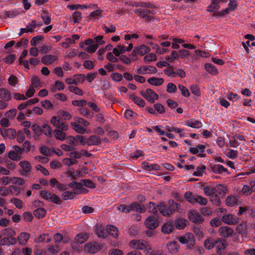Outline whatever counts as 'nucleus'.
<instances>
[{
    "instance_id": "a211bd4d",
    "label": "nucleus",
    "mask_w": 255,
    "mask_h": 255,
    "mask_svg": "<svg viewBox=\"0 0 255 255\" xmlns=\"http://www.w3.org/2000/svg\"><path fill=\"white\" fill-rule=\"evenodd\" d=\"M219 233L221 236L224 238H228L232 236L233 230L228 226H223L219 228Z\"/></svg>"
},
{
    "instance_id": "2eb2a0df",
    "label": "nucleus",
    "mask_w": 255,
    "mask_h": 255,
    "mask_svg": "<svg viewBox=\"0 0 255 255\" xmlns=\"http://www.w3.org/2000/svg\"><path fill=\"white\" fill-rule=\"evenodd\" d=\"M205 146L204 145H198L196 147H192L190 148L189 151L191 154H196L199 153L198 156L201 157L205 156Z\"/></svg>"
},
{
    "instance_id": "ea45409f",
    "label": "nucleus",
    "mask_w": 255,
    "mask_h": 255,
    "mask_svg": "<svg viewBox=\"0 0 255 255\" xmlns=\"http://www.w3.org/2000/svg\"><path fill=\"white\" fill-rule=\"evenodd\" d=\"M51 240V237L48 234H43L40 235L39 237L35 240L37 243H48Z\"/></svg>"
},
{
    "instance_id": "6ab92c4d",
    "label": "nucleus",
    "mask_w": 255,
    "mask_h": 255,
    "mask_svg": "<svg viewBox=\"0 0 255 255\" xmlns=\"http://www.w3.org/2000/svg\"><path fill=\"white\" fill-rule=\"evenodd\" d=\"M225 204L229 207H233L238 205V198L237 196L229 195L225 199Z\"/></svg>"
},
{
    "instance_id": "5701e85b",
    "label": "nucleus",
    "mask_w": 255,
    "mask_h": 255,
    "mask_svg": "<svg viewBox=\"0 0 255 255\" xmlns=\"http://www.w3.org/2000/svg\"><path fill=\"white\" fill-rule=\"evenodd\" d=\"M17 243V239L14 237H5L0 240V244L2 245H14Z\"/></svg>"
},
{
    "instance_id": "6e6d98bb",
    "label": "nucleus",
    "mask_w": 255,
    "mask_h": 255,
    "mask_svg": "<svg viewBox=\"0 0 255 255\" xmlns=\"http://www.w3.org/2000/svg\"><path fill=\"white\" fill-rule=\"evenodd\" d=\"M184 198L188 202L192 204L195 203V195H193L191 192H186L184 194Z\"/></svg>"
},
{
    "instance_id": "f257e3e1",
    "label": "nucleus",
    "mask_w": 255,
    "mask_h": 255,
    "mask_svg": "<svg viewBox=\"0 0 255 255\" xmlns=\"http://www.w3.org/2000/svg\"><path fill=\"white\" fill-rule=\"evenodd\" d=\"M129 246L134 250L143 251L146 254L149 253V251L152 249L147 242L142 240H133L129 243Z\"/></svg>"
},
{
    "instance_id": "3c124183",
    "label": "nucleus",
    "mask_w": 255,
    "mask_h": 255,
    "mask_svg": "<svg viewBox=\"0 0 255 255\" xmlns=\"http://www.w3.org/2000/svg\"><path fill=\"white\" fill-rule=\"evenodd\" d=\"M64 87L65 86L62 82L56 81L55 82V84L51 87V91L52 92H54L56 90H63L64 89Z\"/></svg>"
},
{
    "instance_id": "c85d7f7f",
    "label": "nucleus",
    "mask_w": 255,
    "mask_h": 255,
    "mask_svg": "<svg viewBox=\"0 0 255 255\" xmlns=\"http://www.w3.org/2000/svg\"><path fill=\"white\" fill-rule=\"evenodd\" d=\"M89 234L86 233H81L76 235L75 238V242L77 244H83L89 238Z\"/></svg>"
},
{
    "instance_id": "de8ad7c7",
    "label": "nucleus",
    "mask_w": 255,
    "mask_h": 255,
    "mask_svg": "<svg viewBox=\"0 0 255 255\" xmlns=\"http://www.w3.org/2000/svg\"><path fill=\"white\" fill-rule=\"evenodd\" d=\"M156 60L157 56L153 53H149L146 55L143 58V60L146 63L155 61Z\"/></svg>"
},
{
    "instance_id": "c03bdc74",
    "label": "nucleus",
    "mask_w": 255,
    "mask_h": 255,
    "mask_svg": "<svg viewBox=\"0 0 255 255\" xmlns=\"http://www.w3.org/2000/svg\"><path fill=\"white\" fill-rule=\"evenodd\" d=\"M46 213V210L43 208H38L34 211V215L37 218L40 219L45 216Z\"/></svg>"
},
{
    "instance_id": "7c9ffc66",
    "label": "nucleus",
    "mask_w": 255,
    "mask_h": 255,
    "mask_svg": "<svg viewBox=\"0 0 255 255\" xmlns=\"http://www.w3.org/2000/svg\"><path fill=\"white\" fill-rule=\"evenodd\" d=\"M220 8V6L217 0H211V4L208 6L207 10L209 12H216Z\"/></svg>"
},
{
    "instance_id": "4be33fe9",
    "label": "nucleus",
    "mask_w": 255,
    "mask_h": 255,
    "mask_svg": "<svg viewBox=\"0 0 255 255\" xmlns=\"http://www.w3.org/2000/svg\"><path fill=\"white\" fill-rule=\"evenodd\" d=\"M216 248L217 254H221L227 247V242L225 240L218 239L215 241Z\"/></svg>"
},
{
    "instance_id": "b1692460",
    "label": "nucleus",
    "mask_w": 255,
    "mask_h": 255,
    "mask_svg": "<svg viewBox=\"0 0 255 255\" xmlns=\"http://www.w3.org/2000/svg\"><path fill=\"white\" fill-rule=\"evenodd\" d=\"M65 130L61 129H55L53 130L54 137L57 140L63 141L66 138V134Z\"/></svg>"
},
{
    "instance_id": "f3484780",
    "label": "nucleus",
    "mask_w": 255,
    "mask_h": 255,
    "mask_svg": "<svg viewBox=\"0 0 255 255\" xmlns=\"http://www.w3.org/2000/svg\"><path fill=\"white\" fill-rule=\"evenodd\" d=\"M129 206V212L133 211L137 213H141L144 212L145 208L143 205H140L137 202L131 203Z\"/></svg>"
},
{
    "instance_id": "f8f14e48",
    "label": "nucleus",
    "mask_w": 255,
    "mask_h": 255,
    "mask_svg": "<svg viewBox=\"0 0 255 255\" xmlns=\"http://www.w3.org/2000/svg\"><path fill=\"white\" fill-rule=\"evenodd\" d=\"M141 95L151 102H153L158 98V95L150 89H147L145 92H142Z\"/></svg>"
},
{
    "instance_id": "8fccbe9b",
    "label": "nucleus",
    "mask_w": 255,
    "mask_h": 255,
    "mask_svg": "<svg viewBox=\"0 0 255 255\" xmlns=\"http://www.w3.org/2000/svg\"><path fill=\"white\" fill-rule=\"evenodd\" d=\"M203 191L206 196H210L215 193H217V190L216 188L212 186H206L203 188Z\"/></svg>"
},
{
    "instance_id": "6e6552de",
    "label": "nucleus",
    "mask_w": 255,
    "mask_h": 255,
    "mask_svg": "<svg viewBox=\"0 0 255 255\" xmlns=\"http://www.w3.org/2000/svg\"><path fill=\"white\" fill-rule=\"evenodd\" d=\"M58 57L56 55L48 54L41 58V62L46 65H54L57 64Z\"/></svg>"
},
{
    "instance_id": "473e14b6",
    "label": "nucleus",
    "mask_w": 255,
    "mask_h": 255,
    "mask_svg": "<svg viewBox=\"0 0 255 255\" xmlns=\"http://www.w3.org/2000/svg\"><path fill=\"white\" fill-rule=\"evenodd\" d=\"M101 143L100 137L96 135H91L87 139L88 145H98Z\"/></svg>"
},
{
    "instance_id": "49530a36",
    "label": "nucleus",
    "mask_w": 255,
    "mask_h": 255,
    "mask_svg": "<svg viewBox=\"0 0 255 255\" xmlns=\"http://www.w3.org/2000/svg\"><path fill=\"white\" fill-rule=\"evenodd\" d=\"M134 12L138 16L143 18H146L150 13L149 10L143 9H136Z\"/></svg>"
},
{
    "instance_id": "0eeeda50",
    "label": "nucleus",
    "mask_w": 255,
    "mask_h": 255,
    "mask_svg": "<svg viewBox=\"0 0 255 255\" xmlns=\"http://www.w3.org/2000/svg\"><path fill=\"white\" fill-rule=\"evenodd\" d=\"M144 224L146 228L155 229L159 225V222L155 216H149L145 221Z\"/></svg>"
},
{
    "instance_id": "cd10ccee",
    "label": "nucleus",
    "mask_w": 255,
    "mask_h": 255,
    "mask_svg": "<svg viewBox=\"0 0 255 255\" xmlns=\"http://www.w3.org/2000/svg\"><path fill=\"white\" fill-rule=\"evenodd\" d=\"M174 229L173 224L171 222H167L163 224L161 228L162 233L166 234H170Z\"/></svg>"
},
{
    "instance_id": "58836bf2",
    "label": "nucleus",
    "mask_w": 255,
    "mask_h": 255,
    "mask_svg": "<svg viewBox=\"0 0 255 255\" xmlns=\"http://www.w3.org/2000/svg\"><path fill=\"white\" fill-rule=\"evenodd\" d=\"M204 245L207 250H211L214 248L215 245V241L213 239L208 238L205 240Z\"/></svg>"
},
{
    "instance_id": "9d476101",
    "label": "nucleus",
    "mask_w": 255,
    "mask_h": 255,
    "mask_svg": "<svg viewBox=\"0 0 255 255\" xmlns=\"http://www.w3.org/2000/svg\"><path fill=\"white\" fill-rule=\"evenodd\" d=\"M222 221L228 225H235L239 222V218L232 214H225L222 216Z\"/></svg>"
},
{
    "instance_id": "7ed1b4c3",
    "label": "nucleus",
    "mask_w": 255,
    "mask_h": 255,
    "mask_svg": "<svg viewBox=\"0 0 255 255\" xmlns=\"http://www.w3.org/2000/svg\"><path fill=\"white\" fill-rule=\"evenodd\" d=\"M135 71L138 74L146 75L156 73L157 69L151 65H142L137 66L135 69Z\"/></svg>"
},
{
    "instance_id": "603ef678",
    "label": "nucleus",
    "mask_w": 255,
    "mask_h": 255,
    "mask_svg": "<svg viewBox=\"0 0 255 255\" xmlns=\"http://www.w3.org/2000/svg\"><path fill=\"white\" fill-rule=\"evenodd\" d=\"M170 207H168L169 214H171L173 212L177 211L179 208V205L175 203L173 200H170L168 201Z\"/></svg>"
},
{
    "instance_id": "f704fd0d",
    "label": "nucleus",
    "mask_w": 255,
    "mask_h": 255,
    "mask_svg": "<svg viewBox=\"0 0 255 255\" xmlns=\"http://www.w3.org/2000/svg\"><path fill=\"white\" fill-rule=\"evenodd\" d=\"M188 221L183 218H180L177 219L175 221V226L176 228L179 230H182L185 228L187 225Z\"/></svg>"
},
{
    "instance_id": "c9c22d12",
    "label": "nucleus",
    "mask_w": 255,
    "mask_h": 255,
    "mask_svg": "<svg viewBox=\"0 0 255 255\" xmlns=\"http://www.w3.org/2000/svg\"><path fill=\"white\" fill-rule=\"evenodd\" d=\"M2 236L4 237H14L16 235V232L11 228H7L2 229L0 231Z\"/></svg>"
},
{
    "instance_id": "bb28decb",
    "label": "nucleus",
    "mask_w": 255,
    "mask_h": 255,
    "mask_svg": "<svg viewBox=\"0 0 255 255\" xmlns=\"http://www.w3.org/2000/svg\"><path fill=\"white\" fill-rule=\"evenodd\" d=\"M68 186L72 189L73 192L75 194H79V192L80 191L82 187L83 186V184H82V182H72L69 183L68 184Z\"/></svg>"
},
{
    "instance_id": "4468645a",
    "label": "nucleus",
    "mask_w": 255,
    "mask_h": 255,
    "mask_svg": "<svg viewBox=\"0 0 255 255\" xmlns=\"http://www.w3.org/2000/svg\"><path fill=\"white\" fill-rule=\"evenodd\" d=\"M179 245L176 241H172L168 243L166 245L167 252L172 254L177 253L179 251Z\"/></svg>"
},
{
    "instance_id": "0e129e2a",
    "label": "nucleus",
    "mask_w": 255,
    "mask_h": 255,
    "mask_svg": "<svg viewBox=\"0 0 255 255\" xmlns=\"http://www.w3.org/2000/svg\"><path fill=\"white\" fill-rule=\"evenodd\" d=\"M102 29L106 34L113 33L116 31V27L114 25H111L109 27L105 24L102 25Z\"/></svg>"
},
{
    "instance_id": "dca6fc26",
    "label": "nucleus",
    "mask_w": 255,
    "mask_h": 255,
    "mask_svg": "<svg viewBox=\"0 0 255 255\" xmlns=\"http://www.w3.org/2000/svg\"><path fill=\"white\" fill-rule=\"evenodd\" d=\"M209 167L211 171L214 174H221L227 171V169L220 164H210Z\"/></svg>"
},
{
    "instance_id": "052dcab7",
    "label": "nucleus",
    "mask_w": 255,
    "mask_h": 255,
    "mask_svg": "<svg viewBox=\"0 0 255 255\" xmlns=\"http://www.w3.org/2000/svg\"><path fill=\"white\" fill-rule=\"evenodd\" d=\"M207 199L204 197L200 195H195V203H198L200 205L205 206L207 204Z\"/></svg>"
},
{
    "instance_id": "09e8293b",
    "label": "nucleus",
    "mask_w": 255,
    "mask_h": 255,
    "mask_svg": "<svg viewBox=\"0 0 255 255\" xmlns=\"http://www.w3.org/2000/svg\"><path fill=\"white\" fill-rule=\"evenodd\" d=\"M2 135L10 139H14L16 136V131L12 128H8L4 131Z\"/></svg>"
},
{
    "instance_id": "ddd939ff",
    "label": "nucleus",
    "mask_w": 255,
    "mask_h": 255,
    "mask_svg": "<svg viewBox=\"0 0 255 255\" xmlns=\"http://www.w3.org/2000/svg\"><path fill=\"white\" fill-rule=\"evenodd\" d=\"M31 235L30 234L26 232H21L17 236L16 239L17 242L20 245L25 246L28 243Z\"/></svg>"
},
{
    "instance_id": "4d7b16f0",
    "label": "nucleus",
    "mask_w": 255,
    "mask_h": 255,
    "mask_svg": "<svg viewBox=\"0 0 255 255\" xmlns=\"http://www.w3.org/2000/svg\"><path fill=\"white\" fill-rule=\"evenodd\" d=\"M125 116L128 120H131L136 118L137 114L130 110H126L125 112Z\"/></svg>"
},
{
    "instance_id": "1a4fd4ad",
    "label": "nucleus",
    "mask_w": 255,
    "mask_h": 255,
    "mask_svg": "<svg viewBox=\"0 0 255 255\" xmlns=\"http://www.w3.org/2000/svg\"><path fill=\"white\" fill-rule=\"evenodd\" d=\"M188 215L189 219L193 223L200 224L203 222L202 216L195 210H190Z\"/></svg>"
},
{
    "instance_id": "39448f33",
    "label": "nucleus",
    "mask_w": 255,
    "mask_h": 255,
    "mask_svg": "<svg viewBox=\"0 0 255 255\" xmlns=\"http://www.w3.org/2000/svg\"><path fill=\"white\" fill-rule=\"evenodd\" d=\"M51 124L56 128L55 129H61L67 131L69 129L68 126L61 121L59 117L52 116L50 119Z\"/></svg>"
},
{
    "instance_id": "e433bc0d",
    "label": "nucleus",
    "mask_w": 255,
    "mask_h": 255,
    "mask_svg": "<svg viewBox=\"0 0 255 255\" xmlns=\"http://www.w3.org/2000/svg\"><path fill=\"white\" fill-rule=\"evenodd\" d=\"M0 98L5 101H8L11 99L10 92L5 89H0Z\"/></svg>"
},
{
    "instance_id": "aec40b11",
    "label": "nucleus",
    "mask_w": 255,
    "mask_h": 255,
    "mask_svg": "<svg viewBox=\"0 0 255 255\" xmlns=\"http://www.w3.org/2000/svg\"><path fill=\"white\" fill-rule=\"evenodd\" d=\"M53 240L55 243L66 244L69 241V238L68 236H63L61 234L57 233L54 234Z\"/></svg>"
},
{
    "instance_id": "393cba45",
    "label": "nucleus",
    "mask_w": 255,
    "mask_h": 255,
    "mask_svg": "<svg viewBox=\"0 0 255 255\" xmlns=\"http://www.w3.org/2000/svg\"><path fill=\"white\" fill-rule=\"evenodd\" d=\"M96 233L98 237L99 238H105L108 236L107 228L105 229L103 226L99 224L96 226Z\"/></svg>"
},
{
    "instance_id": "bf43d9fd",
    "label": "nucleus",
    "mask_w": 255,
    "mask_h": 255,
    "mask_svg": "<svg viewBox=\"0 0 255 255\" xmlns=\"http://www.w3.org/2000/svg\"><path fill=\"white\" fill-rule=\"evenodd\" d=\"M8 157L10 159L13 161H17L21 158V156L13 150L8 152Z\"/></svg>"
},
{
    "instance_id": "a18cd8bd",
    "label": "nucleus",
    "mask_w": 255,
    "mask_h": 255,
    "mask_svg": "<svg viewBox=\"0 0 255 255\" xmlns=\"http://www.w3.org/2000/svg\"><path fill=\"white\" fill-rule=\"evenodd\" d=\"M103 10L100 8H98L94 10L89 14V17L93 18L94 19H99L103 17Z\"/></svg>"
},
{
    "instance_id": "423d86ee",
    "label": "nucleus",
    "mask_w": 255,
    "mask_h": 255,
    "mask_svg": "<svg viewBox=\"0 0 255 255\" xmlns=\"http://www.w3.org/2000/svg\"><path fill=\"white\" fill-rule=\"evenodd\" d=\"M19 166L20 167L19 171L23 176L28 175L31 171L32 166L30 163L27 160H22L20 161Z\"/></svg>"
},
{
    "instance_id": "c756f323",
    "label": "nucleus",
    "mask_w": 255,
    "mask_h": 255,
    "mask_svg": "<svg viewBox=\"0 0 255 255\" xmlns=\"http://www.w3.org/2000/svg\"><path fill=\"white\" fill-rule=\"evenodd\" d=\"M107 235L109 234L111 236L114 238H117L119 235V231L117 227L113 225H108L107 226Z\"/></svg>"
},
{
    "instance_id": "2f4dec72",
    "label": "nucleus",
    "mask_w": 255,
    "mask_h": 255,
    "mask_svg": "<svg viewBox=\"0 0 255 255\" xmlns=\"http://www.w3.org/2000/svg\"><path fill=\"white\" fill-rule=\"evenodd\" d=\"M135 48L136 49V52L138 53V55L140 56L145 55L146 53L149 52L150 50V49L148 46H147L144 44L138 46H136Z\"/></svg>"
},
{
    "instance_id": "37998d69",
    "label": "nucleus",
    "mask_w": 255,
    "mask_h": 255,
    "mask_svg": "<svg viewBox=\"0 0 255 255\" xmlns=\"http://www.w3.org/2000/svg\"><path fill=\"white\" fill-rule=\"evenodd\" d=\"M158 210L163 216L170 215L168 207L163 203H160L158 205Z\"/></svg>"
},
{
    "instance_id": "864d4df0",
    "label": "nucleus",
    "mask_w": 255,
    "mask_h": 255,
    "mask_svg": "<svg viewBox=\"0 0 255 255\" xmlns=\"http://www.w3.org/2000/svg\"><path fill=\"white\" fill-rule=\"evenodd\" d=\"M43 129V132L44 134L48 137L52 136V128L51 127L47 124H43L42 126Z\"/></svg>"
},
{
    "instance_id": "79ce46f5",
    "label": "nucleus",
    "mask_w": 255,
    "mask_h": 255,
    "mask_svg": "<svg viewBox=\"0 0 255 255\" xmlns=\"http://www.w3.org/2000/svg\"><path fill=\"white\" fill-rule=\"evenodd\" d=\"M126 47L123 45H119L113 50V52L116 56H119L121 54L126 52Z\"/></svg>"
},
{
    "instance_id": "e2e57ef3",
    "label": "nucleus",
    "mask_w": 255,
    "mask_h": 255,
    "mask_svg": "<svg viewBox=\"0 0 255 255\" xmlns=\"http://www.w3.org/2000/svg\"><path fill=\"white\" fill-rule=\"evenodd\" d=\"M10 202L13 204L14 206L18 209H21L23 205V202L17 198H13L11 199L10 200Z\"/></svg>"
},
{
    "instance_id": "69168bd1",
    "label": "nucleus",
    "mask_w": 255,
    "mask_h": 255,
    "mask_svg": "<svg viewBox=\"0 0 255 255\" xmlns=\"http://www.w3.org/2000/svg\"><path fill=\"white\" fill-rule=\"evenodd\" d=\"M178 89L181 91V94L185 97H188L190 96V92L189 90L183 85L179 84L178 85Z\"/></svg>"
},
{
    "instance_id": "f03ea898",
    "label": "nucleus",
    "mask_w": 255,
    "mask_h": 255,
    "mask_svg": "<svg viewBox=\"0 0 255 255\" xmlns=\"http://www.w3.org/2000/svg\"><path fill=\"white\" fill-rule=\"evenodd\" d=\"M177 239L182 244H187L188 247L191 248L195 244V238L194 235L191 233H186L183 236L179 237Z\"/></svg>"
},
{
    "instance_id": "5fc2aeb1",
    "label": "nucleus",
    "mask_w": 255,
    "mask_h": 255,
    "mask_svg": "<svg viewBox=\"0 0 255 255\" xmlns=\"http://www.w3.org/2000/svg\"><path fill=\"white\" fill-rule=\"evenodd\" d=\"M210 200L213 204L216 206H219L221 203V200L219 196L215 193L213 195L209 196Z\"/></svg>"
},
{
    "instance_id": "a878e982",
    "label": "nucleus",
    "mask_w": 255,
    "mask_h": 255,
    "mask_svg": "<svg viewBox=\"0 0 255 255\" xmlns=\"http://www.w3.org/2000/svg\"><path fill=\"white\" fill-rule=\"evenodd\" d=\"M184 125L192 128H199L202 126L201 122L194 119L187 121Z\"/></svg>"
},
{
    "instance_id": "680f3d73",
    "label": "nucleus",
    "mask_w": 255,
    "mask_h": 255,
    "mask_svg": "<svg viewBox=\"0 0 255 255\" xmlns=\"http://www.w3.org/2000/svg\"><path fill=\"white\" fill-rule=\"evenodd\" d=\"M41 106L46 110H52L54 108V105L48 100H45L41 102Z\"/></svg>"
},
{
    "instance_id": "a19ab883",
    "label": "nucleus",
    "mask_w": 255,
    "mask_h": 255,
    "mask_svg": "<svg viewBox=\"0 0 255 255\" xmlns=\"http://www.w3.org/2000/svg\"><path fill=\"white\" fill-rule=\"evenodd\" d=\"M57 114L59 118H62L65 120H69L72 118L71 114L69 112L64 110H60L58 111Z\"/></svg>"
},
{
    "instance_id": "20e7f679",
    "label": "nucleus",
    "mask_w": 255,
    "mask_h": 255,
    "mask_svg": "<svg viewBox=\"0 0 255 255\" xmlns=\"http://www.w3.org/2000/svg\"><path fill=\"white\" fill-rule=\"evenodd\" d=\"M40 196L43 199L48 202H52L57 204H60L61 203L60 199L57 195L47 191H41Z\"/></svg>"
},
{
    "instance_id": "4c0bfd02",
    "label": "nucleus",
    "mask_w": 255,
    "mask_h": 255,
    "mask_svg": "<svg viewBox=\"0 0 255 255\" xmlns=\"http://www.w3.org/2000/svg\"><path fill=\"white\" fill-rule=\"evenodd\" d=\"M205 69L207 72L213 75H216L218 73V69L210 63H207L205 65Z\"/></svg>"
},
{
    "instance_id": "13d9d810",
    "label": "nucleus",
    "mask_w": 255,
    "mask_h": 255,
    "mask_svg": "<svg viewBox=\"0 0 255 255\" xmlns=\"http://www.w3.org/2000/svg\"><path fill=\"white\" fill-rule=\"evenodd\" d=\"M68 90L70 92L73 93L77 95L82 96L83 95V91L77 87L74 86H69Z\"/></svg>"
},
{
    "instance_id": "338daca9",
    "label": "nucleus",
    "mask_w": 255,
    "mask_h": 255,
    "mask_svg": "<svg viewBox=\"0 0 255 255\" xmlns=\"http://www.w3.org/2000/svg\"><path fill=\"white\" fill-rule=\"evenodd\" d=\"M177 90V87L174 83H169L167 84L166 87V92L167 93L172 94L176 92Z\"/></svg>"
},
{
    "instance_id": "774afa93",
    "label": "nucleus",
    "mask_w": 255,
    "mask_h": 255,
    "mask_svg": "<svg viewBox=\"0 0 255 255\" xmlns=\"http://www.w3.org/2000/svg\"><path fill=\"white\" fill-rule=\"evenodd\" d=\"M75 195V194L73 192H71L66 191L62 193V199L64 200H70L72 199L74 197Z\"/></svg>"
},
{
    "instance_id": "72a5a7b5",
    "label": "nucleus",
    "mask_w": 255,
    "mask_h": 255,
    "mask_svg": "<svg viewBox=\"0 0 255 255\" xmlns=\"http://www.w3.org/2000/svg\"><path fill=\"white\" fill-rule=\"evenodd\" d=\"M164 82L163 78H158L156 77H151L147 80V82L153 86H159L161 85Z\"/></svg>"
},
{
    "instance_id": "412c9836",
    "label": "nucleus",
    "mask_w": 255,
    "mask_h": 255,
    "mask_svg": "<svg viewBox=\"0 0 255 255\" xmlns=\"http://www.w3.org/2000/svg\"><path fill=\"white\" fill-rule=\"evenodd\" d=\"M70 125L73 128V129L78 133L84 134L90 132V130L84 128L78 123H76V122H71Z\"/></svg>"
},
{
    "instance_id": "9b49d317",
    "label": "nucleus",
    "mask_w": 255,
    "mask_h": 255,
    "mask_svg": "<svg viewBox=\"0 0 255 255\" xmlns=\"http://www.w3.org/2000/svg\"><path fill=\"white\" fill-rule=\"evenodd\" d=\"M100 245L96 242L88 243L84 246L85 251L89 253H96L100 250Z\"/></svg>"
}]
</instances>
